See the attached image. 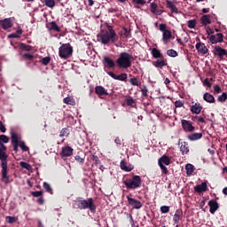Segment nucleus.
I'll return each mask as SVG.
<instances>
[{"label": "nucleus", "instance_id": "f257e3e1", "mask_svg": "<svg viewBox=\"0 0 227 227\" xmlns=\"http://www.w3.org/2000/svg\"><path fill=\"white\" fill-rule=\"evenodd\" d=\"M107 31L102 30L99 35H98V42L104 43V45H107V43H114V42H118V35L113 29V27L107 26Z\"/></svg>", "mask_w": 227, "mask_h": 227}, {"label": "nucleus", "instance_id": "f03ea898", "mask_svg": "<svg viewBox=\"0 0 227 227\" xmlns=\"http://www.w3.org/2000/svg\"><path fill=\"white\" fill-rule=\"evenodd\" d=\"M0 160H1V180L5 185H8V184L12 183V180H10V176H8V154H6V152L3 151V149H0Z\"/></svg>", "mask_w": 227, "mask_h": 227}, {"label": "nucleus", "instance_id": "7ed1b4c3", "mask_svg": "<svg viewBox=\"0 0 227 227\" xmlns=\"http://www.w3.org/2000/svg\"><path fill=\"white\" fill-rule=\"evenodd\" d=\"M119 68H130L132 67V55L128 52H121L116 59Z\"/></svg>", "mask_w": 227, "mask_h": 227}, {"label": "nucleus", "instance_id": "20e7f679", "mask_svg": "<svg viewBox=\"0 0 227 227\" xmlns=\"http://www.w3.org/2000/svg\"><path fill=\"white\" fill-rule=\"evenodd\" d=\"M77 207L80 210H86V208H89L90 212H95V210H97V206H95L92 198H89L88 200H78Z\"/></svg>", "mask_w": 227, "mask_h": 227}, {"label": "nucleus", "instance_id": "39448f33", "mask_svg": "<svg viewBox=\"0 0 227 227\" xmlns=\"http://www.w3.org/2000/svg\"><path fill=\"white\" fill-rule=\"evenodd\" d=\"M72 52H74V49L70 45V43H64L59 49V58L62 59H67L72 56Z\"/></svg>", "mask_w": 227, "mask_h": 227}, {"label": "nucleus", "instance_id": "423d86ee", "mask_svg": "<svg viewBox=\"0 0 227 227\" xmlns=\"http://www.w3.org/2000/svg\"><path fill=\"white\" fill-rule=\"evenodd\" d=\"M124 185L127 189H137V187H141V176H135L131 179L125 180Z\"/></svg>", "mask_w": 227, "mask_h": 227}, {"label": "nucleus", "instance_id": "0eeeda50", "mask_svg": "<svg viewBox=\"0 0 227 227\" xmlns=\"http://www.w3.org/2000/svg\"><path fill=\"white\" fill-rule=\"evenodd\" d=\"M12 26L13 21L12 20V18H6L0 20V28L4 29V31H7V29H10Z\"/></svg>", "mask_w": 227, "mask_h": 227}, {"label": "nucleus", "instance_id": "6e6552de", "mask_svg": "<svg viewBox=\"0 0 227 227\" xmlns=\"http://www.w3.org/2000/svg\"><path fill=\"white\" fill-rule=\"evenodd\" d=\"M126 198L128 200L129 205L132 207V208H135L136 210H139V208L143 207V203H141V201L134 198H130L129 196H127Z\"/></svg>", "mask_w": 227, "mask_h": 227}, {"label": "nucleus", "instance_id": "1a4fd4ad", "mask_svg": "<svg viewBox=\"0 0 227 227\" xmlns=\"http://www.w3.org/2000/svg\"><path fill=\"white\" fill-rule=\"evenodd\" d=\"M213 53L215 56H218L220 59H223L224 56H227V51L223 49L221 46H215Z\"/></svg>", "mask_w": 227, "mask_h": 227}, {"label": "nucleus", "instance_id": "9d476101", "mask_svg": "<svg viewBox=\"0 0 227 227\" xmlns=\"http://www.w3.org/2000/svg\"><path fill=\"white\" fill-rule=\"evenodd\" d=\"M181 125L184 130V132H194V126H192V122L187 120H182Z\"/></svg>", "mask_w": 227, "mask_h": 227}, {"label": "nucleus", "instance_id": "9b49d317", "mask_svg": "<svg viewBox=\"0 0 227 227\" xmlns=\"http://www.w3.org/2000/svg\"><path fill=\"white\" fill-rule=\"evenodd\" d=\"M195 49H197L199 54H202L203 56H205V54H208V48L201 42L196 43Z\"/></svg>", "mask_w": 227, "mask_h": 227}, {"label": "nucleus", "instance_id": "f8f14e48", "mask_svg": "<svg viewBox=\"0 0 227 227\" xmlns=\"http://www.w3.org/2000/svg\"><path fill=\"white\" fill-rule=\"evenodd\" d=\"M224 36L223 34L218 33L216 35H213L209 37V42L213 44L215 43H223Z\"/></svg>", "mask_w": 227, "mask_h": 227}, {"label": "nucleus", "instance_id": "ddd939ff", "mask_svg": "<svg viewBox=\"0 0 227 227\" xmlns=\"http://www.w3.org/2000/svg\"><path fill=\"white\" fill-rule=\"evenodd\" d=\"M74 155V149L71 146H65L62 148L60 153V156L63 157H72Z\"/></svg>", "mask_w": 227, "mask_h": 227}, {"label": "nucleus", "instance_id": "4468645a", "mask_svg": "<svg viewBox=\"0 0 227 227\" xmlns=\"http://www.w3.org/2000/svg\"><path fill=\"white\" fill-rule=\"evenodd\" d=\"M150 10L151 12L153 13V15H162V13H164V11L159 9V5H157L156 3L150 4Z\"/></svg>", "mask_w": 227, "mask_h": 227}, {"label": "nucleus", "instance_id": "2eb2a0df", "mask_svg": "<svg viewBox=\"0 0 227 227\" xmlns=\"http://www.w3.org/2000/svg\"><path fill=\"white\" fill-rule=\"evenodd\" d=\"M202 109H203V106H201V104L194 103V105L191 106L190 111L191 113H192V114H200Z\"/></svg>", "mask_w": 227, "mask_h": 227}, {"label": "nucleus", "instance_id": "dca6fc26", "mask_svg": "<svg viewBox=\"0 0 227 227\" xmlns=\"http://www.w3.org/2000/svg\"><path fill=\"white\" fill-rule=\"evenodd\" d=\"M208 189V186L207 185V183H201L200 184H197L194 186L195 192H198L200 194V192H205Z\"/></svg>", "mask_w": 227, "mask_h": 227}, {"label": "nucleus", "instance_id": "f3484780", "mask_svg": "<svg viewBox=\"0 0 227 227\" xmlns=\"http://www.w3.org/2000/svg\"><path fill=\"white\" fill-rule=\"evenodd\" d=\"M208 205L210 214H215V211L219 208V204L215 200H209Z\"/></svg>", "mask_w": 227, "mask_h": 227}, {"label": "nucleus", "instance_id": "a211bd4d", "mask_svg": "<svg viewBox=\"0 0 227 227\" xmlns=\"http://www.w3.org/2000/svg\"><path fill=\"white\" fill-rule=\"evenodd\" d=\"M103 64L108 68H114V60L109 57H104Z\"/></svg>", "mask_w": 227, "mask_h": 227}, {"label": "nucleus", "instance_id": "6ab92c4d", "mask_svg": "<svg viewBox=\"0 0 227 227\" xmlns=\"http://www.w3.org/2000/svg\"><path fill=\"white\" fill-rule=\"evenodd\" d=\"M95 93H97L98 97H102L104 95H109V93L107 92V90H106V88H104L103 86H96Z\"/></svg>", "mask_w": 227, "mask_h": 227}, {"label": "nucleus", "instance_id": "aec40b11", "mask_svg": "<svg viewBox=\"0 0 227 227\" xmlns=\"http://www.w3.org/2000/svg\"><path fill=\"white\" fill-rule=\"evenodd\" d=\"M167 8H168L171 11V13H178V8L173 2L169 0H166Z\"/></svg>", "mask_w": 227, "mask_h": 227}, {"label": "nucleus", "instance_id": "412c9836", "mask_svg": "<svg viewBox=\"0 0 227 227\" xmlns=\"http://www.w3.org/2000/svg\"><path fill=\"white\" fill-rule=\"evenodd\" d=\"M158 164H162L163 166H169V164H171V159H169L167 155H163L159 159Z\"/></svg>", "mask_w": 227, "mask_h": 227}, {"label": "nucleus", "instance_id": "4be33fe9", "mask_svg": "<svg viewBox=\"0 0 227 227\" xmlns=\"http://www.w3.org/2000/svg\"><path fill=\"white\" fill-rule=\"evenodd\" d=\"M203 98H204L205 102H207L208 104H214V102H215V98H214L212 96V94H210L208 92H206L203 95Z\"/></svg>", "mask_w": 227, "mask_h": 227}, {"label": "nucleus", "instance_id": "5701e85b", "mask_svg": "<svg viewBox=\"0 0 227 227\" xmlns=\"http://www.w3.org/2000/svg\"><path fill=\"white\" fill-rule=\"evenodd\" d=\"M203 137L202 133H192L188 136L189 141H198L199 139H201Z\"/></svg>", "mask_w": 227, "mask_h": 227}, {"label": "nucleus", "instance_id": "b1692460", "mask_svg": "<svg viewBox=\"0 0 227 227\" xmlns=\"http://www.w3.org/2000/svg\"><path fill=\"white\" fill-rule=\"evenodd\" d=\"M152 54L153 58H154L155 59L162 58V53H160V51H159L157 48H153Z\"/></svg>", "mask_w": 227, "mask_h": 227}, {"label": "nucleus", "instance_id": "393cba45", "mask_svg": "<svg viewBox=\"0 0 227 227\" xmlns=\"http://www.w3.org/2000/svg\"><path fill=\"white\" fill-rule=\"evenodd\" d=\"M180 217H182V211L180 209H177L173 217L174 223L178 224V223H180Z\"/></svg>", "mask_w": 227, "mask_h": 227}, {"label": "nucleus", "instance_id": "a878e982", "mask_svg": "<svg viewBox=\"0 0 227 227\" xmlns=\"http://www.w3.org/2000/svg\"><path fill=\"white\" fill-rule=\"evenodd\" d=\"M186 169V175L190 176V175H192L194 173V166L191 163H188L185 165Z\"/></svg>", "mask_w": 227, "mask_h": 227}, {"label": "nucleus", "instance_id": "bb28decb", "mask_svg": "<svg viewBox=\"0 0 227 227\" xmlns=\"http://www.w3.org/2000/svg\"><path fill=\"white\" fill-rule=\"evenodd\" d=\"M169 38H171V31L166 30L165 32H163L162 40L164 43H168V40H169Z\"/></svg>", "mask_w": 227, "mask_h": 227}, {"label": "nucleus", "instance_id": "cd10ccee", "mask_svg": "<svg viewBox=\"0 0 227 227\" xmlns=\"http://www.w3.org/2000/svg\"><path fill=\"white\" fill-rule=\"evenodd\" d=\"M64 104H67V106H75V99H74V98H65L63 99Z\"/></svg>", "mask_w": 227, "mask_h": 227}, {"label": "nucleus", "instance_id": "c85d7f7f", "mask_svg": "<svg viewBox=\"0 0 227 227\" xmlns=\"http://www.w3.org/2000/svg\"><path fill=\"white\" fill-rule=\"evenodd\" d=\"M20 166L23 168V169H27V171H33V167H31L29 165V163L26 162V161H20Z\"/></svg>", "mask_w": 227, "mask_h": 227}, {"label": "nucleus", "instance_id": "c756f323", "mask_svg": "<svg viewBox=\"0 0 227 227\" xmlns=\"http://www.w3.org/2000/svg\"><path fill=\"white\" fill-rule=\"evenodd\" d=\"M180 150L183 155L189 153V147L187 146V144L185 142L181 143Z\"/></svg>", "mask_w": 227, "mask_h": 227}, {"label": "nucleus", "instance_id": "7c9ffc66", "mask_svg": "<svg viewBox=\"0 0 227 227\" xmlns=\"http://www.w3.org/2000/svg\"><path fill=\"white\" fill-rule=\"evenodd\" d=\"M11 137H12V144H19L20 143V140H19V135L15 132H11Z\"/></svg>", "mask_w": 227, "mask_h": 227}, {"label": "nucleus", "instance_id": "2f4dec72", "mask_svg": "<svg viewBox=\"0 0 227 227\" xmlns=\"http://www.w3.org/2000/svg\"><path fill=\"white\" fill-rule=\"evenodd\" d=\"M166 61L164 59H158L155 63H154V67H156V68H162L163 67H166Z\"/></svg>", "mask_w": 227, "mask_h": 227}, {"label": "nucleus", "instance_id": "473e14b6", "mask_svg": "<svg viewBox=\"0 0 227 227\" xmlns=\"http://www.w3.org/2000/svg\"><path fill=\"white\" fill-rule=\"evenodd\" d=\"M211 20H210V16L208 15H204L201 18V24L203 26H207V24H210Z\"/></svg>", "mask_w": 227, "mask_h": 227}, {"label": "nucleus", "instance_id": "72a5a7b5", "mask_svg": "<svg viewBox=\"0 0 227 227\" xmlns=\"http://www.w3.org/2000/svg\"><path fill=\"white\" fill-rule=\"evenodd\" d=\"M121 168L123 169V171H132L134 168H129L127 167V163H125L124 160L121 161Z\"/></svg>", "mask_w": 227, "mask_h": 227}, {"label": "nucleus", "instance_id": "f704fd0d", "mask_svg": "<svg viewBox=\"0 0 227 227\" xmlns=\"http://www.w3.org/2000/svg\"><path fill=\"white\" fill-rule=\"evenodd\" d=\"M129 82L131 86H141V82L137 78H130Z\"/></svg>", "mask_w": 227, "mask_h": 227}, {"label": "nucleus", "instance_id": "c9c22d12", "mask_svg": "<svg viewBox=\"0 0 227 227\" xmlns=\"http://www.w3.org/2000/svg\"><path fill=\"white\" fill-rule=\"evenodd\" d=\"M121 35L123 38H129V36H130V31H129V29H127V28H123V29L121 31Z\"/></svg>", "mask_w": 227, "mask_h": 227}, {"label": "nucleus", "instance_id": "e433bc0d", "mask_svg": "<svg viewBox=\"0 0 227 227\" xmlns=\"http://www.w3.org/2000/svg\"><path fill=\"white\" fill-rule=\"evenodd\" d=\"M167 54L170 57V58H176V56H178V52H176V51L171 49V50H168L167 51Z\"/></svg>", "mask_w": 227, "mask_h": 227}, {"label": "nucleus", "instance_id": "4c0bfd02", "mask_svg": "<svg viewBox=\"0 0 227 227\" xmlns=\"http://www.w3.org/2000/svg\"><path fill=\"white\" fill-rule=\"evenodd\" d=\"M19 146L23 152H29V147L26 145V143H24V141H20Z\"/></svg>", "mask_w": 227, "mask_h": 227}, {"label": "nucleus", "instance_id": "58836bf2", "mask_svg": "<svg viewBox=\"0 0 227 227\" xmlns=\"http://www.w3.org/2000/svg\"><path fill=\"white\" fill-rule=\"evenodd\" d=\"M50 25H51V29H53V31H57V33H59V31H61L59 27H58V24H56V22L52 21L50 23Z\"/></svg>", "mask_w": 227, "mask_h": 227}, {"label": "nucleus", "instance_id": "ea45409f", "mask_svg": "<svg viewBox=\"0 0 227 227\" xmlns=\"http://www.w3.org/2000/svg\"><path fill=\"white\" fill-rule=\"evenodd\" d=\"M45 5L48 6V8H54V6H56V2H54V0H46Z\"/></svg>", "mask_w": 227, "mask_h": 227}, {"label": "nucleus", "instance_id": "a19ab883", "mask_svg": "<svg viewBox=\"0 0 227 227\" xmlns=\"http://www.w3.org/2000/svg\"><path fill=\"white\" fill-rule=\"evenodd\" d=\"M5 221H7L9 224H13V223H17V218H15V216H6Z\"/></svg>", "mask_w": 227, "mask_h": 227}, {"label": "nucleus", "instance_id": "79ce46f5", "mask_svg": "<svg viewBox=\"0 0 227 227\" xmlns=\"http://www.w3.org/2000/svg\"><path fill=\"white\" fill-rule=\"evenodd\" d=\"M188 27L189 29H194L196 27V20H190L188 21Z\"/></svg>", "mask_w": 227, "mask_h": 227}, {"label": "nucleus", "instance_id": "37998d69", "mask_svg": "<svg viewBox=\"0 0 227 227\" xmlns=\"http://www.w3.org/2000/svg\"><path fill=\"white\" fill-rule=\"evenodd\" d=\"M43 189H45L46 192L52 194V188H51V184L48 183H43Z\"/></svg>", "mask_w": 227, "mask_h": 227}, {"label": "nucleus", "instance_id": "c03bdc74", "mask_svg": "<svg viewBox=\"0 0 227 227\" xmlns=\"http://www.w3.org/2000/svg\"><path fill=\"white\" fill-rule=\"evenodd\" d=\"M226 99H227L226 92L222 93V95L218 97V102H226Z\"/></svg>", "mask_w": 227, "mask_h": 227}, {"label": "nucleus", "instance_id": "a18cd8bd", "mask_svg": "<svg viewBox=\"0 0 227 227\" xmlns=\"http://www.w3.org/2000/svg\"><path fill=\"white\" fill-rule=\"evenodd\" d=\"M116 81H127V74L122 73L117 75Z\"/></svg>", "mask_w": 227, "mask_h": 227}, {"label": "nucleus", "instance_id": "49530a36", "mask_svg": "<svg viewBox=\"0 0 227 227\" xmlns=\"http://www.w3.org/2000/svg\"><path fill=\"white\" fill-rule=\"evenodd\" d=\"M32 196H34V198H40L42 196H43V192L42 191H36V192H32Z\"/></svg>", "mask_w": 227, "mask_h": 227}, {"label": "nucleus", "instance_id": "de8ad7c7", "mask_svg": "<svg viewBox=\"0 0 227 227\" xmlns=\"http://www.w3.org/2000/svg\"><path fill=\"white\" fill-rule=\"evenodd\" d=\"M10 138L6 135H0V143H9Z\"/></svg>", "mask_w": 227, "mask_h": 227}, {"label": "nucleus", "instance_id": "09e8293b", "mask_svg": "<svg viewBox=\"0 0 227 227\" xmlns=\"http://www.w3.org/2000/svg\"><path fill=\"white\" fill-rule=\"evenodd\" d=\"M68 134H69L68 129L64 128V129H62V130L60 131L59 137H65V136H68Z\"/></svg>", "mask_w": 227, "mask_h": 227}, {"label": "nucleus", "instance_id": "8fccbe9b", "mask_svg": "<svg viewBox=\"0 0 227 227\" xmlns=\"http://www.w3.org/2000/svg\"><path fill=\"white\" fill-rule=\"evenodd\" d=\"M43 65H49L51 63V57H44L41 59Z\"/></svg>", "mask_w": 227, "mask_h": 227}, {"label": "nucleus", "instance_id": "3c124183", "mask_svg": "<svg viewBox=\"0 0 227 227\" xmlns=\"http://www.w3.org/2000/svg\"><path fill=\"white\" fill-rule=\"evenodd\" d=\"M126 104L127 106H131V107H133L134 105L136 104V101H134V98H129L126 99Z\"/></svg>", "mask_w": 227, "mask_h": 227}, {"label": "nucleus", "instance_id": "603ef678", "mask_svg": "<svg viewBox=\"0 0 227 227\" xmlns=\"http://www.w3.org/2000/svg\"><path fill=\"white\" fill-rule=\"evenodd\" d=\"M160 212H161V214H168L169 212V207L168 206H161Z\"/></svg>", "mask_w": 227, "mask_h": 227}, {"label": "nucleus", "instance_id": "864d4df0", "mask_svg": "<svg viewBox=\"0 0 227 227\" xmlns=\"http://www.w3.org/2000/svg\"><path fill=\"white\" fill-rule=\"evenodd\" d=\"M203 86H207V88H212V83L208 82V78H206L204 81H202Z\"/></svg>", "mask_w": 227, "mask_h": 227}, {"label": "nucleus", "instance_id": "5fc2aeb1", "mask_svg": "<svg viewBox=\"0 0 227 227\" xmlns=\"http://www.w3.org/2000/svg\"><path fill=\"white\" fill-rule=\"evenodd\" d=\"M132 1L136 4H141V6H145L146 4V1L145 0H132Z\"/></svg>", "mask_w": 227, "mask_h": 227}, {"label": "nucleus", "instance_id": "6e6d98bb", "mask_svg": "<svg viewBox=\"0 0 227 227\" xmlns=\"http://www.w3.org/2000/svg\"><path fill=\"white\" fill-rule=\"evenodd\" d=\"M194 120H197L199 123H205V118H203L202 116H195Z\"/></svg>", "mask_w": 227, "mask_h": 227}, {"label": "nucleus", "instance_id": "4d7b16f0", "mask_svg": "<svg viewBox=\"0 0 227 227\" xmlns=\"http://www.w3.org/2000/svg\"><path fill=\"white\" fill-rule=\"evenodd\" d=\"M142 95L143 97H148V89L146 88V86H145L142 90Z\"/></svg>", "mask_w": 227, "mask_h": 227}, {"label": "nucleus", "instance_id": "13d9d810", "mask_svg": "<svg viewBox=\"0 0 227 227\" xmlns=\"http://www.w3.org/2000/svg\"><path fill=\"white\" fill-rule=\"evenodd\" d=\"M160 169L163 171V173L165 175H168V168H166V166L162 165V164H159Z\"/></svg>", "mask_w": 227, "mask_h": 227}, {"label": "nucleus", "instance_id": "bf43d9fd", "mask_svg": "<svg viewBox=\"0 0 227 227\" xmlns=\"http://www.w3.org/2000/svg\"><path fill=\"white\" fill-rule=\"evenodd\" d=\"M175 106L176 107H184V102H182L181 100H177L175 102Z\"/></svg>", "mask_w": 227, "mask_h": 227}, {"label": "nucleus", "instance_id": "052dcab7", "mask_svg": "<svg viewBox=\"0 0 227 227\" xmlns=\"http://www.w3.org/2000/svg\"><path fill=\"white\" fill-rule=\"evenodd\" d=\"M214 91H215V93H221V91H222L221 86H219V85H215V86H214Z\"/></svg>", "mask_w": 227, "mask_h": 227}, {"label": "nucleus", "instance_id": "680f3d73", "mask_svg": "<svg viewBox=\"0 0 227 227\" xmlns=\"http://www.w3.org/2000/svg\"><path fill=\"white\" fill-rule=\"evenodd\" d=\"M23 58H25V59H28L29 61H31V59H33V55L29 53H26L23 55Z\"/></svg>", "mask_w": 227, "mask_h": 227}, {"label": "nucleus", "instance_id": "e2e57ef3", "mask_svg": "<svg viewBox=\"0 0 227 227\" xmlns=\"http://www.w3.org/2000/svg\"><path fill=\"white\" fill-rule=\"evenodd\" d=\"M0 131H2L3 133L6 132V127L4 126V124H3V121H0Z\"/></svg>", "mask_w": 227, "mask_h": 227}, {"label": "nucleus", "instance_id": "0e129e2a", "mask_svg": "<svg viewBox=\"0 0 227 227\" xmlns=\"http://www.w3.org/2000/svg\"><path fill=\"white\" fill-rule=\"evenodd\" d=\"M160 31L165 33V31H168V29H166V25L165 24H160Z\"/></svg>", "mask_w": 227, "mask_h": 227}, {"label": "nucleus", "instance_id": "69168bd1", "mask_svg": "<svg viewBox=\"0 0 227 227\" xmlns=\"http://www.w3.org/2000/svg\"><path fill=\"white\" fill-rule=\"evenodd\" d=\"M107 74L108 75H110V77H112V79H114L116 81L118 75L114 74V73L113 72H108Z\"/></svg>", "mask_w": 227, "mask_h": 227}, {"label": "nucleus", "instance_id": "338daca9", "mask_svg": "<svg viewBox=\"0 0 227 227\" xmlns=\"http://www.w3.org/2000/svg\"><path fill=\"white\" fill-rule=\"evenodd\" d=\"M8 38H20V35H19L17 34H10L8 35Z\"/></svg>", "mask_w": 227, "mask_h": 227}, {"label": "nucleus", "instance_id": "774afa93", "mask_svg": "<svg viewBox=\"0 0 227 227\" xmlns=\"http://www.w3.org/2000/svg\"><path fill=\"white\" fill-rule=\"evenodd\" d=\"M24 50L27 51H33V47L30 45H24Z\"/></svg>", "mask_w": 227, "mask_h": 227}]
</instances>
